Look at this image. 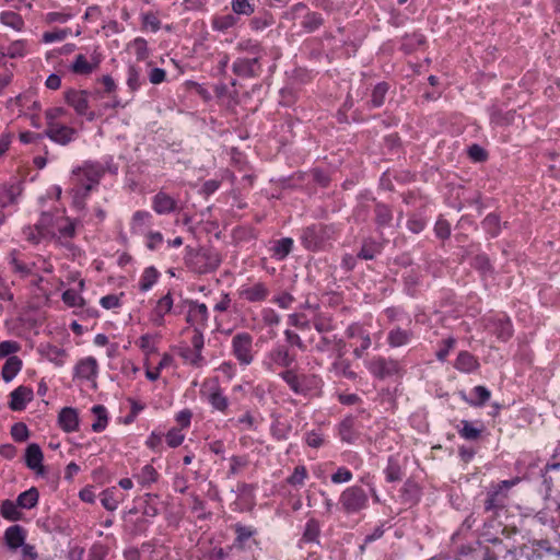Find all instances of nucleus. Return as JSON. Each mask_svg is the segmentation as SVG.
Wrapping results in <instances>:
<instances>
[{
    "instance_id": "nucleus-18",
    "label": "nucleus",
    "mask_w": 560,
    "mask_h": 560,
    "mask_svg": "<svg viewBox=\"0 0 560 560\" xmlns=\"http://www.w3.org/2000/svg\"><path fill=\"white\" fill-rule=\"evenodd\" d=\"M455 368L460 372L471 373L479 368V362L470 352L460 351L456 358Z\"/></svg>"
},
{
    "instance_id": "nucleus-23",
    "label": "nucleus",
    "mask_w": 560,
    "mask_h": 560,
    "mask_svg": "<svg viewBox=\"0 0 560 560\" xmlns=\"http://www.w3.org/2000/svg\"><path fill=\"white\" fill-rule=\"evenodd\" d=\"M173 306V299L171 293H167L166 295L162 296L153 311V322L156 325H162L163 317L165 314H167Z\"/></svg>"
},
{
    "instance_id": "nucleus-14",
    "label": "nucleus",
    "mask_w": 560,
    "mask_h": 560,
    "mask_svg": "<svg viewBox=\"0 0 560 560\" xmlns=\"http://www.w3.org/2000/svg\"><path fill=\"white\" fill-rule=\"evenodd\" d=\"M26 533L20 525H12L4 532V541L11 550H16L25 544Z\"/></svg>"
},
{
    "instance_id": "nucleus-42",
    "label": "nucleus",
    "mask_w": 560,
    "mask_h": 560,
    "mask_svg": "<svg viewBox=\"0 0 560 560\" xmlns=\"http://www.w3.org/2000/svg\"><path fill=\"white\" fill-rule=\"evenodd\" d=\"M293 247V240L290 237H284L276 242L272 250L273 255L279 259H283L289 255Z\"/></svg>"
},
{
    "instance_id": "nucleus-1",
    "label": "nucleus",
    "mask_w": 560,
    "mask_h": 560,
    "mask_svg": "<svg viewBox=\"0 0 560 560\" xmlns=\"http://www.w3.org/2000/svg\"><path fill=\"white\" fill-rule=\"evenodd\" d=\"M221 261L222 257L217 250L201 247L189 258V267L192 271L205 275L217 270Z\"/></svg>"
},
{
    "instance_id": "nucleus-11",
    "label": "nucleus",
    "mask_w": 560,
    "mask_h": 560,
    "mask_svg": "<svg viewBox=\"0 0 560 560\" xmlns=\"http://www.w3.org/2000/svg\"><path fill=\"white\" fill-rule=\"evenodd\" d=\"M153 215L149 211L138 210L132 214L130 230L133 234H148L152 225Z\"/></svg>"
},
{
    "instance_id": "nucleus-47",
    "label": "nucleus",
    "mask_w": 560,
    "mask_h": 560,
    "mask_svg": "<svg viewBox=\"0 0 560 560\" xmlns=\"http://www.w3.org/2000/svg\"><path fill=\"white\" fill-rule=\"evenodd\" d=\"M386 480L395 482L401 479V468L399 464L392 457L388 459L387 467L385 469Z\"/></svg>"
},
{
    "instance_id": "nucleus-55",
    "label": "nucleus",
    "mask_w": 560,
    "mask_h": 560,
    "mask_svg": "<svg viewBox=\"0 0 560 560\" xmlns=\"http://www.w3.org/2000/svg\"><path fill=\"white\" fill-rule=\"evenodd\" d=\"M271 24H273V18L271 14L268 13L260 16H255L250 21V26L255 31H262Z\"/></svg>"
},
{
    "instance_id": "nucleus-40",
    "label": "nucleus",
    "mask_w": 560,
    "mask_h": 560,
    "mask_svg": "<svg viewBox=\"0 0 560 560\" xmlns=\"http://www.w3.org/2000/svg\"><path fill=\"white\" fill-rule=\"evenodd\" d=\"M393 220V212L392 210L386 206L378 203L375 207V221L378 226H386L388 225Z\"/></svg>"
},
{
    "instance_id": "nucleus-64",
    "label": "nucleus",
    "mask_w": 560,
    "mask_h": 560,
    "mask_svg": "<svg viewBox=\"0 0 560 560\" xmlns=\"http://www.w3.org/2000/svg\"><path fill=\"white\" fill-rule=\"evenodd\" d=\"M131 48L135 50V54L139 59H144L148 56V47H147V40L138 37L136 38L131 44Z\"/></svg>"
},
{
    "instance_id": "nucleus-30",
    "label": "nucleus",
    "mask_w": 560,
    "mask_h": 560,
    "mask_svg": "<svg viewBox=\"0 0 560 560\" xmlns=\"http://www.w3.org/2000/svg\"><path fill=\"white\" fill-rule=\"evenodd\" d=\"M39 493L36 488H31L19 494L16 501L18 505L22 509H32L38 502Z\"/></svg>"
},
{
    "instance_id": "nucleus-3",
    "label": "nucleus",
    "mask_w": 560,
    "mask_h": 560,
    "mask_svg": "<svg viewBox=\"0 0 560 560\" xmlns=\"http://www.w3.org/2000/svg\"><path fill=\"white\" fill-rule=\"evenodd\" d=\"M332 233L331 226L313 224L303 230L301 240L307 249L316 250L331 237Z\"/></svg>"
},
{
    "instance_id": "nucleus-50",
    "label": "nucleus",
    "mask_w": 560,
    "mask_h": 560,
    "mask_svg": "<svg viewBox=\"0 0 560 560\" xmlns=\"http://www.w3.org/2000/svg\"><path fill=\"white\" fill-rule=\"evenodd\" d=\"M101 501L107 511H115L119 504V501L115 497V488L103 491Z\"/></svg>"
},
{
    "instance_id": "nucleus-56",
    "label": "nucleus",
    "mask_w": 560,
    "mask_h": 560,
    "mask_svg": "<svg viewBox=\"0 0 560 560\" xmlns=\"http://www.w3.org/2000/svg\"><path fill=\"white\" fill-rule=\"evenodd\" d=\"M232 9L236 14L249 15L254 12L250 0H232Z\"/></svg>"
},
{
    "instance_id": "nucleus-48",
    "label": "nucleus",
    "mask_w": 560,
    "mask_h": 560,
    "mask_svg": "<svg viewBox=\"0 0 560 560\" xmlns=\"http://www.w3.org/2000/svg\"><path fill=\"white\" fill-rule=\"evenodd\" d=\"M319 535V524L316 520H310L306 523L305 530L303 533V539L307 542L316 541Z\"/></svg>"
},
{
    "instance_id": "nucleus-53",
    "label": "nucleus",
    "mask_w": 560,
    "mask_h": 560,
    "mask_svg": "<svg viewBox=\"0 0 560 560\" xmlns=\"http://www.w3.org/2000/svg\"><path fill=\"white\" fill-rule=\"evenodd\" d=\"M209 401L220 411H224L229 406L228 398L218 389L209 395Z\"/></svg>"
},
{
    "instance_id": "nucleus-36",
    "label": "nucleus",
    "mask_w": 560,
    "mask_h": 560,
    "mask_svg": "<svg viewBox=\"0 0 560 560\" xmlns=\"http://www.w3.org/2000/svg\"><path fill=\"white\" fill-rule=\"evenodd\" d=\"M158 277L159 272L154 267L145 268L139 282L140 290L148 291L156 282Z\"/></svg>"
},
{
    "instance_id": "nucleus-46",
    "label": "nucleus",
    "mask_w": 560,
    "mask_h": 560,
    "mask_svg": "<svg viewBox=\"0 0 560 560\" xmlns=\"http://www.w3.org/2000/svg\"><path fill=\"white\" fill-rule=\"evenodd\" d=\"M272 358L278 365L284 368H289L294 361V357L291 355L289 353V350L283 347H279L278 349H276Z\"/></svg>"
},
{
    "instance_id": "nucleus-2",
    "label": "nucleus",
    "mask_w": 560,
    "mask_h": 560,
    "mask_svg": "<svg viewBox=\"0 0 560 560\" xmlns=\"http://www.w3.org/2000/svg\"><path fill=\"white\" fill-rule=\"evenodd\" d=\"M368 494L359 486H352L342 491L340 495V504L348 514L358 513L368 505Z\"/></svg>"
},
{
    "instance_id": "nucleus-63",
    "label": "nucleus",
    "mask_w": 560,
    "mask_h": 560,
    "mask_svg": "<svg viewBox=\"0 0 560 560\" xmlns=\"http://www.w3.org/2000/svg\"><path fill=\"white\" fill-rule=\"evenodd\" d=\"M468 155L474 162H485L488 158L487 151L478 144L469 147Z\"/></svg>"
},
{
    "instance_id": "nucleus-61",
    "label": "nucleus",
    "mask_w": 560,
    "mask_h": 560,
    "mask_svg": "<svg viewBox=\"0 0 560 560\" xmlns=\"http://www.w3.org/2000/svg\"><path fill=\"white\" fill-rule=\"evenodd\" d=\"M443 346L436 351V358L440 361H444L448 355L450 351L455 347L456 339L448 337L442 341Z\"/></svg>"
},
{
    "instance_id": "nucleus-51",
    "label": "nucleus",
    "mask_w": 560,
    "mask_h": 560,
    "mask_svg": "<svg viewBox=\"0 0 560 560\" xmlns=\"http://www.w3.org/2000/svg\"><path fill=\"white\" fill-rule=\"evenodd\" d=\"M26 52V42L23 39L13 42L9 47L7 52H2V55H7L10 58L23 57Z\"/></svg>"
},
{
    "instance_id": "nucleus-13",
    "label": "nucleus",
    "mask_w": 560,
    "mask_h": 560,
    "mask_svg": "<svg viewBox=\"0 0 560 560\" xmlns=\"http://www.w3.org/2000/svg\"><path fill=\"white\" fill-rule=\"evenodd\" d=\"M176 201L164 191H159L152 199V208L158 214H167L176 209Z\"/></svg>"
},
{
    "instance_id": "nucleus-32",
    "label": "nucleus",
    "mask_w": 560,
    "mask_h": 560,
    "mask_svg": "<svg viewBox=\"0 0 560 560\" xmlns=\"http://www.w3.org/2000/svg\"><path fill=\"white\" fill-rule=\"evenodd\" d=\"M0 21L5 26L15 31H22L24 27V20L22 16L13 11H4L0 14Z\"/></svg>"
},
{
    "instance_id": "nucleus-19",
    "label": "nucleus",
    "mask_w": 560,
    "mask_h": 560,
    "mask_svg": "<svg viewBox=\"0 0 560 560\" xmlns=\"http://www.w3.org/2000/svg\"><path fill=\"white\" fill-rule=\"evenodd\" d=\"M268 293V288L264 283L257 282L249 288L243 289L241 291V296H243L248 302H261L266 300Z\"/></svg>"
},
{
    "instance_id": "nucleus-49",
    "label": "nucleus",
    "mask_w": 560,
    "mask_h": 560,
    "mask_svg": "<svg viewBox=\"0 0 560 560\" xmlns=\"http://www.w3.org/2000/svg\"><path fill=\"white\" fill-rule=\"evenodd\" d=\"M462 425L463 427L458 432H459V435L462 438H464L465 440L474 441L480 436L481 430L472 427L469 421L463 420Z\"/></svg>"
},
{
    "instance_id": "nucleus-6",
    "label": "nucleus",
    "mask_w": 560,
    "mask_h": 560,
    "mask_svg": "<svg viewBox=\"0 0 560 560\" xmlns=\"http://www.w3.org/2000/svg\"><path fill=\"white\" fill-rule=\"evenodd\" d=\"M233 353L242 364L253 361V338L247 332H241L232 339Z\"/></svg>"
},
{
    "instance_id": "nucleus-39",
    "label": "nucleus",
    "mask_w": 560,
    "mask_h": 560,
    "mask_svg": "<svg viewBox=\"0 0 560 560\" xmlns=\"http://www.w3.org/2000/svg\"><path fill=\"white\" fill-rule=\"evenodd\" d=\"M532 546L534 547V552L537 553L538 558L542 557L540 551H545L546 553L551 556L560 557V550L552 547L548 539L534 540L532 542Z\"/></svg>"
},
{
    "instance_id": "nucleus-8",
    "label": "nucleus",
    "mask_w": 560,
    "mask_h": 560,
    "mask_svg": "<svg viewBox=\"0 0 560 560\" xmlns=\"http://www.w3.org/2000/svg\"><path fill=\"white\" fill-rule=\"evenodd\" d=\"M370 371L381 381L400 373V366L397 361L383 358L375 359L370 364Z\"/></svg>"
},
{
    "instance_id": "nucleus-15",
    "label": "nucleus",
    "mask_w": 560,
    "mask_h": 560,
    "mask_svg": "<svg viewBox=\"0 0 560 560\" xmlns=\"http://www.w3.org/2000/svg\"><path fill=\"white\" fill-rule=\"evenodd\" d=\"M33 399L31 387H16L11 393L10 408L12 410H23L28 401Z\"/></svg>"
},
{
    "instance_id": "nucleus-37",
    "label": "nucleus",
    "mask_w": 560,
    "mask_h": 560,
    "mask_svg": "<svg viewBox=\"0 0 560 560\" xmlns=\"http://www.w3.org/2000/svg\"><path fill=\"white\" fill-rule=\"evenodd\" d=\"M381 252V244L375 241H365L358 253V257L365 260H371L377 253Z\"/></svg>"
},
{
    "instance_id": "nucleus-41",
    "label": "nucleus",
    "mask_w": 560,
    "mask_h": 560,
    "mask_svg": "<svg viewBox=\"0 0 560 560\" xmlns=\"http://www.w3.org/2000/svg\"><path fill=\"white\" fill-rule=\"evenodd\" d=\"M493 331L498 338L508 340L512 336V324L509 319H498L493 322Z\"/></svg>"
},
{
    "instance_id": "nucleus-57",
    "label": "nucleus",
    "mask_w": 560,
    "mask_h": 560,
    "mask_svg": "<svg viewBox=\"0 0 560 560\" xmlns=\"http://www.w3.org/2000/svg\"><path fill=\"white\" fill-rule=\"evenodd\" d=\"M500 494V489H497L488 493L487 499L485 501L486 511H493L500 506H503V502L499 499Z\"/></svg>"
},
{
    "instance_id": "nucleus-28",
    "label": "nucleus",
    "mask_w": 560,
    "mask_h": 560,
    "mask_svg": "<svg viewBox=\"0 0 560 560\" xmlns=\"http://www.w3.org/2000/svg\"><path fill=\"white\" fill-rule=\"evenodd\" d=\"M412 338V332L401 328L393 329L388 332V343L390 347H401L407 345Z\"/></svg>"
},
{
    "instance_id": "nucleus-26",
    "label": "nucleus",
    "mask_w": 560,
    "mask_h": 560,
    "mask_svg": "<svg viewBox=\"0 0 560 560\" xmlns=\"http://www.w3.org/2000/svg\"><path fill=\"white\" fill-rule=\"evenodd\" d=\"M21 191L22 188L20 185L4 186L0 191V207L5 208L10 205L15 203Z\"/></svg>"
},
{
    "instance_id": "nucleus-5",
    "label": "nucleus",
    "mask_w": 560,
    "mask_h": 560,
    "mask_svg": "<svg viewBox=\"0 0 560 560\" xmlns=\"http://www.w3.org/2000/svg\"><path fill=\"white\" fill-rule=\"evenodd\" d=\"M346 335L352 340L351 346H354L353 354L361 358L365 350L371 347V337L361 325L352 324L347 328Z\"/></svg>"
},
{
    "instance_id": "nucleus-24",
    "label": "nucleus",
    "mask_w": 560,
    "mask_h": 560,
    "mask_svg": "<svg viewBox=\"0 0 560 560\" xmlns=\"http://www.w3.org/2000/svg\"><path fill=\"white\" fill-rule=\"evenodd\" d=\"M462 397L472 406H481L490 398V392L486 387H475L469 395L460 392Z\"/></svg>"
},
{
    "instance_id": "nucleus-9",
    "label": "nucleus",
    "mask_w": 560,
    "mask_h": 560,
    "mask_svg": "<svg viewBox=\"0 0 560 560\" xmlns=\"http://www.w3.org/2000/svg\"><path fill=\"white\" fill-rule=\"evenodd\" d=\"M189 308L186 320L192 326L199 327V329L207 326L208 322V307L203 303L190 301L188 303Z\"/></svg>"
},
{
    "instance_id": "nucleus-16",
    "label": "nucleus",
    "mask_w": 560,
    "mask_h": 560,
    "mask_svg": "<svg viewBox=\"0 0 560 560\" xmlns=\"http://www.w3.org/2000/svg\"><path fill=\"white\" fill-rule=\"evenodd\" d=\"M58 422L63 431H75L79 427V418L75 409L70 407L62 408L58 417Z\"/></svg>"
},
{
    "instance_id": "nucleus-10",
    "label": "nucleus",
    "mask_w": 560,
    "mask_h": 560,
    "mask_svg": "<svg viewBox=\"0 0 560 560\" xmlns=\"http://www.w3.org/2000/svg\"><path fill=\"white\" fill-rule=\"evenodd\" d=\"M233 72L240 77H256L260 71L258 58H241L234 61Z\"/></svg>"
},
{
    "instance_id": "nucleus-35",
    "label": "nucleus",
    "mask_w": 560,
    "mask_h": 560,
    "mask_svg": "<svg viewBox=\"0 0 560 560\" xmlns=\"http://www.w3.org/2000/svg\"><path fill=\"white\" fill-rule=\"evenodd\" d=\"M482 228L492 237L498 236L501 230L500 218L495 213H489L482 221Z\"/></svg>"
},
{
    "instance_id": "nucleus-31",
    "label": "nucleus",
    "mask_w": 560,
    "mask_h": 560,
    "mask_svg": "<svg viewBox=\"0 0 560 560\" xmlns=\"http://www.w3.org/2000/svg\"><path fill=\"white\" fill-rule=\"evenodd\" d=\"M18 508H20L18 505V501L16 502H13L11 500L2 501L1 509H0L2 517H4L8 521H12V522L21 520L22 513L18 510Z\"/></svg>"
},
{
    "instance_id": "nucleus-44",
    "label": "nucleus",
    "mask_w": 560,
    "mask_h": 560,
    "mask_svg": "<svg viewBox=\"0 0 560 560\" xmlns=\"http://www.w3.org/2000/svg\"><path fill=\"white\" fill-rule=\"evenodd\" d=\"M388 91V84L386 82H381L375 85L372 91L371 104L373 107H380L384 104L385 95Z\"/></svg>"
},
{
    "instance_id": "nucleus-22",
    "label": "nucleus",
    "mask_w": 560,
    "mask_h": 560,
    "mask_svg": "<svg viewBox=\"0 0 560 560\" xmlns=\"http://www.w3.org/2000/svg\"><path fill=\"white\" fill-rule=\"evenodd\" d=\"M191 345L194 349H187V352L191 354V364L199 365L202 360L201 349L203 348V335L199 327H196L194 330V336L191 338Z\"/></svg>"
},
{
    "instance_id": "nucleus-29",
    "label": "nucleus",
    "mask_w": 560,
    "mask_h": 560,
    "mask_svg": "<svg viewBox=\"0 0 560 560\" xmlns=\"http://www.w3.org/2000/svg\"><path fill=\"white\" fill-rule=\"evenodd\" d=\"M354 418L346 417L339 424V435L343 442L353 443L357 434L354 432Z\"/></svg>"
},
{
    "instance_id": "nucleus-43",
    "label": "nucleus",
    "mask_w": 560,
    "mask_h": 560,
    "mask_svg": "<svg viewBox=\"0 0 560 560\" xmlns=\"http://www.w3.org/2000/svg\"><path fill=\"white\" fill-rule=\"evenodd\" d=\"M332 372L337 376H343L347 381H354L357 374L351 370L350 364L345 360L334 363Z\"/></svg>"
},
{
    "instance_id": "nucleus-62",
    "label": "nucleus",
    "mask_w": 560,
    "mask_h": 560,
    "mask_svg": "<svg viewBox=\"0 0 560 560\" xmlns=\"http://www.w3.org/2000/svg\"><path fill=\"white\" fill-rule=\"evenodd\" d=\"M67 110L63 107H51L45 112L46 125L47 124H59L57 120L63 117Z\"/></svg>"
},
{
    "instance_id": "nucleus-17",
    "label": "nucleus",
    "mask_w": 560,
    "mask_h": 560,
    "mask_svg": "<svg viewBox=\"0 0 560 560\" xmlns=\"http://www.w3.org/2000/svg\"><path fill=\"white\" fill-rule=\"evenodd\" d=\"M43 452L38 444L32 443L26 447L25 451V463L26 466L33 470L43 471Z\"/></svg>"
},
{
    "instance_id": "nucleus-20",
    "label": "nucleus",
    "mask_w": 560,
    "mask_h": 560,
    "mask_svg": "<svg viewBox=\"0 0 560 560\" xmlns=\"http://www.w3.org/2000/svg\"><path fill=\"white\" fill-rule=\"evenodd\" d=\"M515 116V110L503 112L501 108L493 106L490 112V121L495 126L505 127L514 121Z\"/></svg>"
},
{
    "instance_id": "nucleus-12",
    "label": "nucleus",
    "mask_w": 560,
    "mask_h": 560,
    "mask_svg": "<svg viewBox=\"0 0 560 560\" xmlns=\"http://www.w3.org/2000/svg\"><path fill=\"white\" fill-rule=\"evenodd\" d=\"M97 372V362L94 358L81 360L75 366V377L82 382H94Z\"/></svg>"
},
{
    "instance_id": "nucleus-4",
    "label": "nucleus",
    "mask_w": 560,
    "mask_h": 560,
    "mask_svg": "<svg viewBox=\"0 0 560 560\" xmlns=\"http://www.w3.org/2000/svg\"><path fill=\"white\" fill-rule=\"evenodd\" d=\"M65 101L70 105L78 115L86 116L89 121H93L96 118L94 112H88L89 109V92L85 90H68L65 92Z\"/></svg>"
},
{
    "instance_id": "nucleus-52",
    "label": "nucleus",
    "mask_w": 560,
    "mask_h": 560,
    "mask_svg": "<svg viewBox=\"0 0 560 560\" xmlns=\"http://www.w3.org/2000/svg\"><path fill=\"white\" fill-rule=\"evenodd\" d=\"M158 479V472L155 468L151 465H145L141 472L138 476V480L142 485H150L152 482H155Z\"/></svg>"
},
{
    "instance_id": "nucleus-7",
    "label": "nucleus",
    "mask_w": 560,
    "mask_h": 560,
    "mask_svg": "<svg viewBox=\"0 0 560 560\" xmlns=\"http://www.w3.org/2000/svg\"><path fill=\"white\" fill-rule=\"evenodd\" d=\"M44 136L55 143L67 145L77 136V130L63 124H47Z\"/></svg>"
},
{
    "instance_id": "nucleus-54",
    "label": "nucleus",
    "mask_w": 560,
    "mask_h": 560,
    "mask_svg": "<svg viewBox=\"0 0 560 560\" xmlns=\"http://www.w3.org/2000/svg\"><path fill=\"white\" fill-rule=\"evenodd\" d=\"M280 376L289 385H299L305 382L304 376L293 369H287L280 373Z\"/></svg>"
},
{
    "instance_id": "nucleus-45",
    "label": "nucleus",
    "mask_w": 560,
    "mask_h": 560,
    "mask_svg": "<svg viewBox=\"0 0 560 560\" xmlns=\"http://www.w3.org/2000/svg\"><path fill=\"white\" fill-rule=\"evenodd\" d=\"M322 24L323 18L319 13L316 12L307 13L302 21V26L307 32L317 30Z\"/></svg>"
},
{
    "instance_id": "nucleus-27",
    "label": "nucleus",
    "mask_w": 560,
    "mask_h": 560,
    "mask_svg": "<svg viewBox=\"0 0 560 560\" xmlns=\"http://www.w3.org/2000/svg\"><path fill=\"white\" fill-rule=\"evenodd\" d=\"M98 66V62H89L84 55L80 54L75 57L73 63L71 65V71L75 74H90L92 73Z\"/></svg>"
},
{
    "instance_id": "nucleus-21",
    "label": "nucleus",
    "mask_w": 560,
    "mask_h": 560,
    "mask_svg": "<svg viewBox=\"0 0 560 560\" xmlns=\"http://www.w3.org/2000/svg\"><path fill=\"white\" fill-rule=\"evenodd\" d=\"M35 230L40 236H55L56 219L50 213L44 212L35 225Z\"/></svg>"
},
{
    "instance_id": "nucleus-60",
    "label": "nucleus",
    "mask_w": 560,
    "mask_h": 560,
    "mask_svg": "<svg viewBox=\"0 0 560 560\" xmlns=\"http://www.w3.org/2000/svg\"><path fill=\"white\" fill-rule=\"evenodd\" d=\"M307 477V470L304 466L295 467L293 474L288 478V482L292 486H302Z\"/></svg>"
},
{
    "instance_id": "nucleus-25",
    "label": "nucleus",
    "mask_w": 560,
    "mask_h": 560,
    "mask_svg": "<svg viewBox=\"0 0 560 560\" xmlns=\"http://www.w3.org/2000/svg\"><path fill=\"white\" fill-rule=\"evenodd\" d=\"M22 361L16 355H11L7 359L4 365L2 366V377L8 383L11 382L18 372L21 370Z\"/></svg>"
},
{
    "instance_id": "nucleus-59",
    "label": "nucleus",
    "mask_w": 560,
    "mask_h": 560,
    "mask_svg": "<svg viewBox=\"0 0 560 560\" xmlns=\"http://www.w3.org/2000/svg\"><path fill=\"white\" fill-rule=\"evenodd\" d=\"M11 435L14 441L24 442L28 439V429L22 422L15 423L11 428Z\"/></svg>"
},
{
    "instance_id": "nucleus-58",
    "label": "nucleus",
    "mask_w": 560,
    "mask_h": 560,
    "mask_svg": "<svg viewBox=\"0 0 560 560\" xmlns=\"http://www.w3.org/2000/svg\"><path fill=\"white\" fill-rule=\"evenodd\" d=\"M70 34L69 28L56 30L52 32H45L43 34V42L48 44L52 42L63 40Z\"/></svg>"
},
{
    "instance_id": "nucleus-38",
    "label": "nucleus",
    "mask_w": 560,
    "mask_h": 560,
    "mask_svg": "<svg viewBox=\"0 0 560 560\" xmlns=\"http://www.w3.org/2000/svg\"><path fill=\"white\" fill-rule=\"evenodd\" d=\"M62 237H73L75 233L74 224L67 218L59 217L56 219V233Z\"/></svg>"
},
{
    "instance_id": "nucleus-34",
    "label": "nucleus",
    "mask_w": 560,
    "mask_h": 560,
    "mask_svg": "<svg viewBox=\"0 0 560 560\" xmlns=\"http://www.w3.org/2000/svg\"><path fill=\"white\" fill-rule=\"evenodd\" d=\"M78 173H82L83 176L90 182V184L85 186L86 191H90L93 186L98 183V179L102 175L101 170L92 165H86L83 168H79Z\"/></svg>"
},
{
    "instance_id": "nucleus-33",
    "label": "nucleus",
    "mask_w": 560,
    "mask_h": 560,
    "mask_svg": "<svg viewBox=\"0 0 560 560\" xmlns=\"http://www.w3.org/2000/svg\"><path fill=\"white\" fill-rule=\"evenodd\" d=\"M92 412L96 416V421L92 424V430L94 432L103 431L107 425V411L106 408L102 405H96L92 408Z\"/></svg>"
}]
</instances>
